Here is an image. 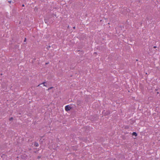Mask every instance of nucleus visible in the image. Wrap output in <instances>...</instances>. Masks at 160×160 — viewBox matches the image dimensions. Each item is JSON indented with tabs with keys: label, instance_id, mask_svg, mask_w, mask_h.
<instances>
[{
	"label": "nucleus",
	"instance_id": "f257e3e1",
	"mask_svg": "<svg viewBox=\"0 0 160 160\" xmlns=\"http://www.w3.org/2000/svg\"><path fill=\"white\" fill-rule=\"evenodd\" d=\"M71 108L68 106H66L65 107V110L66 111L70 110Z\"/></svg>",
	"mask_w": 160,
	"mask_h": 160
},
{
	"label": "nucleus",
	"instance_id": "f03ea898",
	"mask_svg": "<svg viewBox=\"0 0 160 160\" xmlns=\"http://www.w3.org/2000/svg\"><path fill=\"white\" fill-rule=\"evenodd\" d=\"M132 135L136 137L137 136V134L136 132H134L132 133Z\"/></svg>",
	"mask_w": 160,
	"mask_h": 160
},
{
	"label": "nucleus",
	"instance_id": "7ed1b4c3",
	"mask_svg": "<svg viewBox=\"0 0 160 160\" xmlns=\"http://www.w3.org/2000/svg\"><path fill=\"white\" fill-rule=\"evenodd\" d=\"M38 143H35V146H36V147H38Z\"/></svg>",
	"mask_w": 160,
	"mask_h": 160
},
{
	"label": "nucleus",
	"instance_id": "20e7f679",
	"mask_svg": "<svg viewBox=\"0 0 160 160\" xmlns=\"http://www.w3.org/2000/svg\"><path fill=\"white\" fill-rule=\"evenodd\" d=\"M44 83H45L44 82H43V83H42V84H44V86H46V85H45V84H44ZM40 85H41V84H39V85L38 86H39Z\"/></svg>",
	"mask_w": 160,
	"mask_h": 160
},
{
	"label": "nucleus",
	"instance_id": "39448f33",
	"mask_svg": "<svg viewBox=\"0 0 160 160\" xmlns=\"http://www.w3.org/2000/svg\"><path fill=\"white\" fill-rule=\"evenodd\" d=\"M53 88V87H51L48 89V90L50 89Z\"/></svg>",
	"mask_w": 160,
	"mask_h": 160
},
{
	"label": "nucleus",
	"instance_id": "423d86ee",
	"mask_svg": "<svg viewBox=\"0 0 160 160\" xmlns=\"http://www.w3.org/2000/svg\"><path fill=\"white\" fill-rule=\"evenodd\" d=\"M12 119H13V118H10V120H12Z\"/></svg>",
	"mask_w": 160,
	"mask_h": 160
},
{
	"label": "nucleus",
	"instance_id": "0eeeda50",
	"mask_svg": "<svg viewBox=\"0 0 160 160\" xmlns=\"http://www.w3.org/2000/svg\"><path fill=\"white\" fill-rule=\"evenodd\" d=\"M11 2H12V1H8V2H9V3H11Z\"/></svg>",
	"mask_w": 160,
	"mask_h": 160
},
{
	"label": "nucleus",
	"instance_id": "6e6552de",
	"mask_svg": "<svg viewBox=\"0 0 160 160\" xmlns=\"http://www.w3.org/2000/svg\"><path fill=\"white\" fill-rule=\"evenodd\" d=\"M26 38H25V39H24V42H25V41H26Z\"/></svg>",
	"mask_w": 160,
	"mask_h": 160
},
{
	"label": "nucleus",
	"instance_id": "1a4fd4ad",
	"mask_svg": "<svg viewBox=\"0 0 160 160\" xmlns=\"http://www.w3.org/2000/svg\"><path fill=\"white\" fill-rule=\"evenodd\" d=\"M156 48V46H154V48Z\"/></svg>",
	"mask_w": 160,
	"mask_h": 160
},
{
	"label": "nucleus",
	"instance_id": "9d476101",
	"mask_svg": "<svg viewBox=\"0 0 160 160\" xmlns=\"http://www.w3.org/2000/svg\"><path fill=\"white\" fill-rule=\"evenodd\" d=\"M73 28L74 29H75V27H74Z\"/></svg>",
	"mask_w": 160,
	"mask_h": 160
},
{
	"label": "nucleus",
	"instance_id": "9b49d317",
	"mask_svg": "<svg viewBox=\"0 0 160 160\" xmlns=\"http://www.w3.org/2000/svg\"><path fill=\"white\" fill-rule=\"evenodd\" d=\"M22 6L24 7V5L23 4L22 5Z\"/></svg>",
	"mask_w": 160,
	"mask_h": 160
}]
</instances>
